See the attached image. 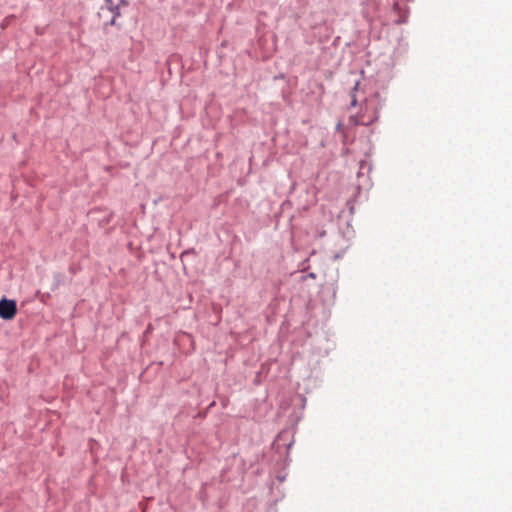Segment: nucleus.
<instances>
[{
	"label": "nucleus",
	"instance_id": "f257e3e1",
	"mask_svg": "<svg viewBox=\"0 0 512 512\" xmlns=\"http://www.w3.org/2000/svg\"><path fill=\"white\" fill-rule=\"evenodd\" d=\"M123 0H105V4L100 8L98 17L102 21L103 30L107 31L110 26L116 25V20L120 16V7Z\"/></svg>",
	"mask_w": 512,
	"mask_h": 512
},
{
	"label": "nucleus",
	"instance_id": "f03ea898",
	"mask_svg": "<svg viewBox=\"0 0 512 512\" xmlns=\"http://www.w3.org/2000/svg\"><path fill=\"white\" fill-rule=\"evenodd\" d=\"M17 314L15 300L2 298L0 300V317L4 320H12Z\"/></svg>",
	"mask_w": 512,
	"mask_h": 512
},
{
	"label": "nucleus",
	"instance_id": "7ed1b4c3",
	"mask_svg": "<svg viewBox=\"0 0 512 512\" xmlns=\"http://www.w3.org/2000/svg\"><path fill=\"white\" fill-rule=\"evenodd\" d=\"M351 105H352V106H355V105H356V99H355V97H354V96L352 97Z\"/></svg>",
	"mask_w": 512,
	"mask_h": 512
}]
</instances>
